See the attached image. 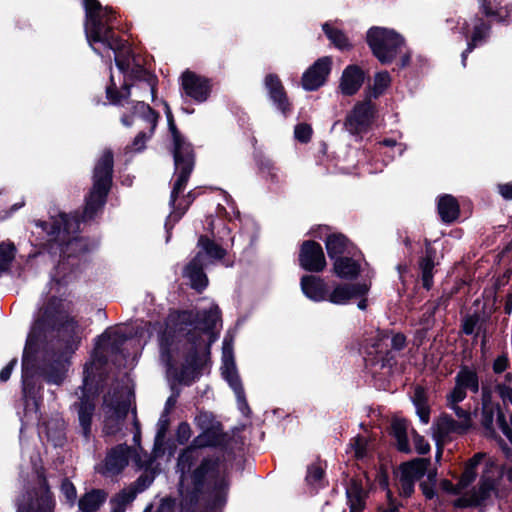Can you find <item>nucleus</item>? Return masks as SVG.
<instances>
[{
    "label": "nucleus",
    "instance_id": "nucleus-1",
    "mask_svg": "<svg viewBox=\"0 0 512 512\" xmlns=\"http://www.w3.org/2000/svg\"><path fill=\"white\" fill-rule=\"evenodd\" d=\"M86 21L85 33L91 48L102 57L110 51L115 53V61L118 67V83L116 75L111 74L110 85L106 89L107 98L112 104H129L128 97L131 95L129 87L135 90L133 95L136 98H144L149 95L153 100L155 97L156 80L137 66L136 69L130 67L129 61H123L117 54L123 47L122 41L114 36L111 29L106 27L111 20L109 14L111 11L103 8L97 0H84Z\"/></svg>",
    "mask_w": 512,
    "mask_h": 512
},
{
    "label": "nucleus",
    "instance_id": "nucleus-2",
    "mask_svg": "<svg viewBox=\"0 0 512 512\" xmlns=\"http://www.w3.org/2000/svg\"><path fill=\"white\" fill-rule=\"evenodd\" d=\"M218 321L219 310L216 306H211L208 311L202 313L182 312L179 314V335L185 333L188 336V341L194 346V352L187 356L185 364L179 371L176 366L179 360L178 344L175 342L174 336L165 333L160 339V357L170 376L183 383H189L198 376L200 369L206 363L208 347L206 344L196 343L193 335L206 333L209 335L210 342L213 341L210 331Z\"/></svg>",
    "mask_w": 512,
    "mask_h": 512
},
{
    "label": "nucleus",
    "instance_id": "nucleus-3",
    "mask_svg": "<svg viewBox=\"0 0 512 512\" xmlns=\"http://www.w3.org/2000/svg\"><path fill=\"white\" fill-rule=\"evenodd\" d=\"M165 106L169 129L174 141V160L178 173L170 196V204L173 208L167 220V223H170L172 221L176 222L193 202L191 193H188L181 199L179 198V194L183 192L193 168V155L190 145L178 133L168 105Z\"/></svg>",
    "mask_w": 512,
    "mask_h": 512
},
{
    "label": "nucleus",
    "instance_id": "nucleus-4",
    "mask_svg": "<svg viewBox=\"0 0 512 512\" xmlns=\"http://www.w3.org/2000/svg\"><path fill=\"white\" fill-rule=\"evenodd\" d=\"M62 301L51 296L43 301L42 306L39 308L34 324L28 335L26 346L23 355V390L27 393V379L26 369L29 364L30 355L33 353L34 348L46 328L54 327L59 319H62Z\"/></svg>",
    "mask_w": 512,
    "mask_h": 512
},
{
    "label": "nucleus",
    "instance_id": "nucleus-5",
    "mask_svg": "<svg viewBox=\"0 0 512 512\" xmlns=\"http://www.w3.org/2000/svg\"><path fill=\"white\" fill-rule=\"evenodd\" d=\"M113 167V156L108 150L99 158L93 175V187L87 197L83 218L91 219L103 207L105 197L110 188Z\"/></svg>",
    "mask_w": 512,
    "mask_h": 512
},
{
    "label": "nucleus",
    "instance_id": "nucleus-6",
    "mask_svg": "<svg viewBox=\"0 0 512 512\" xmlns=\"http://www.w3.org/2000/svg\"><path fill=\"white\" fill-rule=\"evenodd\" d=\"M226 467L218 461H205L195 472L196 482L202 479L207 482L206 499L211 509L221 507L226 502L228 482L226 479Z\"/></svg>",
    "mask_w": 512,
    "mask_h": 512
},
{
    "label": "nucleus",
    "instance_id": "nucleus-7",
    "mask_svg": "<svg viewBox=\"0 0 512 512\" xmlns=\"http://www.w3.org/2000/svg\"><path fill=\"white\" fill-rule=\"evenodd\" d=\"M373 55L382 63L392 62L405 46L404 38L396 31L384 27H372L366 35Z\"/></svg>",
    "mask_w": 512,
    "mask_h": 512
},
{
    "label": "nucleus",
    "instance_id": "nucleus-8",
    "mask_svg": "<svg viewBox=\"0 0 512 512\" xmlns=\"http://www.w3.org/2000/svg\"><path fill=\"white\" fill-rule=\"evenodd\" d=\"M198 246L199 251L185 268L184 274L189 279L191 286L200 291L207 286V277L202 271L203 267L214 260L223 258L225 251L204 237L199 239Z\"/></svg>",
    "mask_w": 512,
    "mask_h": 512
},
{
    "label": "nucleus",
    "instance_id": "nucleus-9",
    "mask_svg": "<svg viewBox=\"0 0 512 512\" xmlns=\"http://www.w3.org/2000/svg\"><path fill=\"white\" fill-rule=\"evenodd\" d=\"M131 103V115H124L121 121L125 126L135 124L143 129L136 136L132 145L134 151H141L144 148L146 139L153 133L156 127L158 115L143 101L135 100Z\"/></svg>",
    "mask_w": 512,
    "mask_h": 512
},
{
    "label": "nucleus",
    "instance_id": "nucleus-10",
    "mask_svg": "<svg viewBox=\"0 0 512 512\" xmlns=\"http://www.w3.org/2000/svg\"><path fill=\"white\" fill-rule=\"evenodd\" d=\"M222 362V375L229 383L231 388L234 390L238 401L239 409L242 411L243 414H246L248 413L249 408L246 403L243 388L236 371L233 359L232 340L227 337L223 341Z\"/></svg>",
    "mask_w": 512,
    "mask_h": 512
},
{
    "label": "nucleus",
    "instance_id": "nucleus-11",
    "mask_svg": "<svg viewBox=\"0 0 512 512\" xmlns=\"http://www.w3.org/2000/svg\"><path fill=\"white\" fill-rule=\"evenodd\" d=\"M180 81L184 95L195 102L202 103L209 98L212 84L208 78L187 70L182 73Z\"/></svg>",
    "mask_w": 512,
    "mask_h": 512
},
{
    "label": "nucleus",
    "instance_id": "nucleus-12",
    "mask_svg": "<svg viewBox=\"0 0 512 512\" xmlns=\"http://www.w3.org/2000/svg\"><path fill=\"white\" fill-rule=\"evenodd\" d=\"M495 481L494 476L490 474V471L484 470L477 486L473 487L463 497L457 499L454 502L456 507H467L471 505H478L482 501L490 497L494 491Z\"/></svg>",
    "mask_w": 512,
    "mask_h": 512
},
{
    "label": "nucleus",
    "instance_id": "nucleus-13",
    "mask_svg": "<svg viewBox=\"0 0 512 512\" xmlns=\"http://www.w3.org/2000/svg\"><path fill=\"white\" fill-rule=\"evenodd\" d=\"M371 488L370 479L365 472L351 479L350 484L346 488L350 512H363L366 498Z\"/></svg>",
    "mask_w": 512,
    "mask_h": 512
},
{
    "label": "nucleus",
    "instance_id": "nucleus-14",
    "mask_svg": "<svg viewBox=\"0 0 512 512\" xmlns=\"http://www.w3.org/2000/svg\"><path fill=\"white\" fill-rule=\"evenodd\" d=\"M374 106L370 99L357 103L345 121L346 129L352 134L365 131L371 123Z\"/></svg>",
    "mask_w": 512,
    "mask_h": 512
},
{
    "label": "nucleus",
    "instance_id": "nucleus-15",
    "mask_svg": "<svg viewBox=\"0 0 512 512\" xmlns=\"http://www.w3.org/2000/svg\"><path fill=\"white\" fill-rule=\"evenodd\" d=\"M299 263L307 271H322L326 266V260L320 244L314 241H305L300 249Z\"/></svg>",
    "mask_w": 512,
    "mask_h": 512
},
{
    "label": "nucleus",
    "instance_id": "nucleus-16",
    "mask_svg": "<svg viewBox=\"0 0 512 512\" xmlns=\"http://www.w3.org/2000/svg\"><path fill=\"white\" fill-rule=\"evenodd\" d=\"M332 60L329 57L318 59L302 76V86L305 90L313 91L321 87L330 74Z\"/></svg>",
    "mask_w": 512,
    "mask_h": 512
},
{
    "label": "nucleus",
    "instance_id": "nucleus-17",
    "mask_svg": "<svg viewBox=\"0 0 512 512\" xmlns=\"http://www.w3.org/2000/svg\"><path fill=\"white\" fill-rule=\"evenodd\" d=\"M484 457L485 454L483 453L475 454L473 458L467 462L458 484L454 485L450 481L444 480L441 483L442 489L452 494H458L467 489L476 480L478 467Z\"/></svg>",
    "mask_w": 512,
    "mask_h": 512
},
{
    "label": "nucleus",
    "instance_id": "nucleus-18",
    "mask_svg": "<svg viewBox=\"0 0 512 512\" xmlns=\"http://www.w3.org/2000/svg\"><path fill=\"white\" fill-rule=\"evenodd\" d=\"M496 417L497 424L503 432V427L510 428L505 420V416L501 413L497 404L491 401L490 391L486 388L482 390V419L481 423L489 434L494 432V418Z\"/></svg>",
    "mask_w": 512,
    "mask_h": 512
},
{
    "label": "nucleus",
    "instance_id": "nucleus-19",
    "mask_svg": "<svg viewBox=\"0 0 512 512\" xmlns=\"http://www.w3.org/2000/svg\"><path fill=\"white\" fill-rule=\"evenodd\" d=\"M369 291L366 283L339 284L328 293L327 301L335 305H345L352 299L365 296Z\"/></svg>",
    "mask_w": 512,
    "mask_h": 512
},
{
    "label": "nucleus",
    "instance_id": "nucleus-20",
    "mask_svg": "<svg viewBox=\"0 0 512 512\" xmlns=\"http://www.w3.org/2000/svg\"><path fill=\"white\" fill-rule=\"evenodd\" d=\"M470 390L474 393L479 390V381L476 372L462 368L455 377V386L449 393L451 398L455 400H464L467 396L466 391Z\"/></svg>",
    "mask_w": 512,
    "mask_h": 512
},
{
    "label": "nucleus",
    "instance_id": "nucleus-21",
    "mask_svg": "<svg viewBox=\"0 0 512 512\" xmlns=\"http://www.w3.org/2000/svg\"><path fill=\"white\" fill-rule=\"evenodd\" d=\"M365 78L364 71L357 65L347 66L341 75L339 90L343 95L351 96L361 88Z\"/></svg>",
    "mask_w": 512,
    "mask_h": 512
},
{
    "label": "nucleus",
    "instance_id": "nucleus-22",
    "mask_svg": "<svg viewBox=\"0 0 512 512\" xmlns=\"http://www.w3.org/2000/svg\"><path fill=\"white\" fill-rule=\"evenodd\" d=\"M472 29L471 40L468 42L467 49L462 53V63L465 66V60L467 53L471 52L472 49L480 44L488 33V26L481 19H471L470 22L463 21L461 23L460 32L466 37Z\"/></svg>",
    "mask_w": 512,
    "mask_h": 512
},
{
    "label": "nucleus",
    "instance_id": "nucleus-23",
    "mask_svg": "<svg viewBox=\"0 0 512 512\" xmlns=\"http://www.w3.org/2000/svg\"><path fill=\"white\" fill-rule=\"evenodd\" d=\"M132 457L130 447L119 445L112 449L106 457L104 473L117 474L124 469Z\"/></svg>",
    "mask_w": 512,
    "mask_h": 512
},
{
    "label": "nucleus",
    "instance_id": "nucleus-24",
    "mask_svg": "<svg viewBox=\"0 0 512 512\" xmlns=\"http://www.w3.org/2000/svg\"><path fill=\"white\" fill-rule=\"evenodd\" d=\"M77 229V219L61 213L53 219L51 230H49L48 233L53 236L55 240L63 242L67 239V236L76 232Z\"/></svg>",
    "mask_w": 512,
    "mask_h": 512
},
{
    "label": "nucleus",
    "instance_id": "nucleus-25",
    "mask_svg": "<svg viewBox=\"0 0 512 512\" xmlns=\"http://www.w3.org/2000/svg\"><path fill=\"white\" fill-rule=\"evenodd\" d=\"M128 410L129 406L124 402L118 403L115 407L106 404L104 431L107 434H115L120 431Z\"/></svg>",
    "mask_w": 512,
    "mask_h": 512
},
{
    "label": "nucleus",
    "instance_id": "nucleus-26",
    "mask_svg": "<svg viewBox=\"0 0 512 512\" xmlns=\"http://www.w3.org/2000/svg\"><path fill=\"white\" fill-rule=\"evenodd\" d=\"M301 289L306 297L315 302L327 300L326 283L319 277L313 275L303 276L301 279Z\"/></svg>",
    "mask_w": 512,
    "mask_h": 512
},
{
    "label": "nucleus",
    "instance_id": "nucleus-27",
    "mask_svg": "<svg viewBox=\"0 0 512 512\" xmlns=\"http://www.w3.org/2000/svg\"><path fill=\"white\" fill-rule=\"evenodd\" d=\"M265 85L268 89L270 98L276 104L277 108L282 112H285L289 108V103L287 101L286 94L284 92L283 86L275 75H268L265 78Z\"/></svg>",
    "mask_w": 512,
    "mask_h": 512
},
{
    "label": "nucleus",
    "instance_id": "nucleus-28",
    "mask_svg": "<svg viewBox=\"0 0 512 512\" xmlns=\"http://www.w3.org/2000/svg\"><path fill=\"white\" fill-rule=\"evenodd\" d=\"M94 409L95 403L90 396H83L77 405L79 423L85 436H88L90 433Z\"/></svg>",
    "mask_w": 512,
    "mask_h": 512
},
{
    "label": "nucleus",
    "instance_id": "nucleus-29",
    "mask_svg": "<svg viewBox=\"0 0 512 512\" xmlns=\"http://www.w3.org/2000/svg\"><path fill=\"white\" fill-rule=\"evenodd\" d=\"M333 272L340 278L351 279L359 274L360 266L351 258L337 257L333 264Z\"/></svg>",
    "mask_w": 512,
    "mask_h": 512
},
{
    "label": "nucleus",
    "instance_id": "nucleus-30",
    "mask_svg": "<svg viewBox=\"0 0 512 512\" xmlns=\"http://www.w3.org/2000/svg\"><path fill=\"white\" fill-rule=\"evenodd\" d=\"M438 212L444 222H452L459 215V205L451 195L441 196L438 200Z\"/></svg>",
    "mask_w": 512,
    "mask_h": 512
},
{
    "label": "nucleus",
    "instance_id": "nucleus-31",
    "mask_svg": "<svg viewBox=\"0 0 512 512\" xmlns=\"http://www.w3.org/2000/svg\"><path fill=\"white\" fill-rule=\"evenodd\" d=\"M428 459L418 458L414 459L410 462L404 463L400 466V474L407 476L408 478H412V480L416 481L421 478L429 465Z\"/></svg>",
    "mask_w": 512,
    "mask_h": 512
},
{
    "label": "nucleus",
    "instance_id": "nucleus-32",
    "mask_svg": "<svg viewBox=\"0 0 512 512\" xmlns=\"http://www.w3.org/2000/svg\"><path fill=\"white\" fill-rule=\"evenodd\" d=\"M106 495L100 490H92L79 500V509L82 512H95L105 501Z\"/></svg>",
    "mask_w": 512,
    "mask_h": 512
},
{
    "label": "nucleus",
    "instance_id": "nucleus-33",
    "mask_svg": "<svg viewBox=\"0 0 512 512\" xmlns=\"http://www.w3.org/2000/svg\"><path fill=\"white\" fill-rule=\"evenodd\" d=\"M348 240L343 235L333 234L326 240V250L330 258H337L348 250Z\"/></svg>",
    "mask_w": 512,
    "mask_h": 512
},
{
    "label": "nucleus",
    "instance_id": "nucleus-34",
    "mask_svg": "<svg viewBox=\"0 0 512 512\" xmlns=\"http://www.w3.org/2000/svg\"><path fill=\"white\" fill-rule=\"evenodd\" d=\"M463 400H453L451 398V394H447V405L448 407L454 411L455 415L458 418V422L460 423V427L462 429H469L472 426L471 413L469 410L464 409L458 405L459 402Z\"/></svg>",
    "mask_w": 512,
    "mask_h": 512
},
{
    "label": "nucleus",
    "instance_id": "nucleus-35",
    "mask_svg": "<svg viewBox=\"0 0 512 512\" xmlns=\"http://www.w3.org/2000/svg\"><path fill=\"white\" fill-rule=\"evenodd\" d=\"M436 431L440 437H445L450 433H463L467 429H462L460 423L447 415L441 416L436 423Z\"/></svg>",
    "mask_w": 512,
    "mask_h": 512
},
{
    "label": "nucleus",
    "instance_id": "nucleus-36",
    "mask_svg": "<svg viewBox=\"0 0 512 512\" xmlns=\"http://www.w3.org/2000/svg\"><path fill=\"white\" fill-rule=\"evenodd\" d=\"M412 400L421 422L427 424L429 422V410L426 406V396L424 389L421 387H416Z\"/></svg>",
    "mask_w": 512,
    "mask_h": 512
},
{
    "label": "nucleus",
    "instance_id": "nucleus-37",
    "mask_svg": "<svg viewBox=\"0 0 512 512\" xmlns=\"http://www.w3.org/2000/svg\"><path fill=\"white\" fill-rule=\"evenodd\" d=\"M323 31L327 35L328 39L338 48V49H348L350 48V42L348 38L344 35L342 31L331 26L328 23L323 25Z\"/></svg>",
    "mask_w": 512,
    "mask_h": 512
},
{
    "label": "nucleus",
    "instance_id": "nucleus-38",
    "mask_svg": "<svg viewBox=\"0 0 512 512\" xmlns=\"http://www.w3.org/2000/svg\"><path fill=\"white\" fill-rule=\"evenodd\" d=\"M406 430L407 424L404 420H395L392 423V431L397 441V447L402 452H410Z\"/></svg>",
    "mask_w": 512,
    "mask_h": 512
},
{
    "label": "nucleus",
    "instance_id": "nucleus-39",
    "mask_svg": "<svg viewBox=\"0 0 512 512\" xmlns=\"http://www.w3.org/2000/svg\"><path fill=\"white\" fill-rule=\"evenodd\" d=\"M391 84V76L387 71H380L374 75L373 84L370 88L371 96L374 98L382 95Z\"/></svg>",
    "mask_w": 512,
    "mask_h": 512
},
{
    "label": "nucleus",
    "instance_id": "nucleus-40",
    "mask_svg": "<svg viewBox=\"0 0 512 512\" xmlns=\"http://www.w3.org/2000/svg\"><path fill=\"white\" fill-rule=\"evenodd\" d=\"M197 457L198 450L196 448H188L179 456L178 468L181 471V486H183L185 473L190 470L194 459Z\"/></svg>",
    "mask_w": 512,
    "mask_h": 512
},
{
    "label": "nucleus",
    "instance_id": "nucleus-41",
    "mask_svg": "<svg viewBox=\"0 0 512 512\" xmlns=\"http://www.w3.org/2000/svg\"><path fill=\"white\" fill-rule=\"evenodd\" d=\"M434 255L430 249H427L426 257L420 261V269L422 271V281L425 288L429 289L432 285V270L434 267Z\"/></svg>",
    "mask_w": 512,
    "mask_h": 512
},
{
    "label": "nucleus",
    "instance_id": "nucleus-42",
    "mask_svg": "<svg viewBox=\"0 0 512 512\" xmlns=\"http://www.w3.org/2000/svg\"><path fill=\"white\" fill-rule=\"evenodd\" d=\"M14 246L9 243L0 244V274L7 270L10 262L14 258Z\"/></svg>",
    "mask_w": 512,
    "mask_h": 512
},
{
    "label": "nucleus",
    "instance_id": "nucleus-43",
    "mask_svg": "<svg viewBox=\"0 0 512 512\" xmlns=\"http://www.w3.org/2000/svg\"><path fill=\"white\" fill-rule=\"evenodd\" d=\"M53 501L48 491L33 503L27 512H51L53 509Z\"/></svg>",
    "mask_w": 512,
    "mask_h": 512
},
{
    "label": "nucleus",
    "instance_id": "nucleus-44",
    "mask_svg": "<svg viewBox=\"0 0 512 512\" xmlns=\"http://www.w3.org/2000/svg\"><path fill=\"white\" fill-rule=\"evenodd\" d=\"M368 441L364 437H356L353 439L351 443V449L353 451V455L357 459H362L367 454Z\"/></svg>",
    "mask_w": 512,
    "mask_h": 512
},
{
    "label": "nucleus",
    "instance_id": "nucleus-45",
    "mask_svg": "<svg viewBox=\"0 0 512 512\" xmlns=\"http://www.w3.org/2000/svg\"><path fill=\"white\" fill-rule=\"evenodd\" d=\"M377 482L383 489L387 490V498L391 501V491L388 489V476L384 470H380L377 474ZM398 510L397 506L390 502L389 507L385 510V512H396Z\"/></svg>",
    "mask_w": 512,
    "mask_h": 512
},
{
    "label": "nucleus",
    "instance_id": "nucleus-46",
    "mask_svg": "<svg viewBox=\"0 0 512 512\" xmlns=\"http://www.w3.org/2000/svg\"><path fill=\"white\" fill-rule=\"evenodd\" d=\"M416 481L399 473V493L404 497H409L414 492V484Z\"/></svg>",
    "mask_w": 512,
    "mask_h": 512
},
{
    "label": "nucleus",
    "instance_id": "nucleus-47",
    "mask_svg": "<svg viewBox=\"0 0 512 512\" xmlns=\"http://www.w3.org/2000/svg\"><path fill=\"white\" fill-rule=\"evenodd\" d=\"M294 134L299 141L307 142L311 137L312 129L307 124H299L295 127Z\"/></svg>",
    "mask_w": 512,
    "mask_h": 512
},
{
    "label": "nucleus",
    "instance_id": "nucleus-48",
    "mask_svg": "<svg viewBox=\"0 0 512 512\" xmlns=\"http://www.w3.org/2000/svg\"><path fill=\"white\" fill-rule=\"evenodd\" d=\"M324 471L319 465H312L308 469L307 481L314 485L323 478Z\"/></svg>",
    "mask_w": 512,
    "mask_h": 512
},
{
    "label": "nucleus",
    "instance_id": "nucleus-49",
    "mask_svg": "<svg viewBox=\"0 0 512 512\" xmlns=\"http://www.w3.org/2000/svg\"><path fill=\"white\" fill-rule=\"evenodd\" d=\"M413 442L415 449L419 454H426L429 452L430 445L422 436L415 433L413 436Z\"/></svg>",
    "mask_w": 512,
    "mask_h": 512
},
{
    "label": "nucleus",
    "instance_id": "nucleus-50",
    "mask_svg": "<svg viewBox=\"0 0 512 512\" xmlns=\"http://www.w3.org/2000/svg\"><path fill=\"white\" fill-rule=\"evenodd\" d=\"M61 491L65 495L66 499L73 503L76 499V489L74 485L68 481L65 480L61 485Z\"/></svg>",
    "mask_w": 512,
    "mask_h": 512
},
{
    "label": "nucleus",
    "instance_id": "nucleus-51",
    "mask_svg": "<svg viewBox=\"0 0 512 512\" xmlns=\"http://www.w3.org/2000/svg\"><path fill=\"white\" fill-rule=\"evenodd\" d=\"M501 0H480L481 7L487 15L495 14Z\"/></svg>",
    "mask_w": 512,
    "mask_h": 512
},
{
    "label": "nucleus",
    "instance_id": "nucleus-52",
    "mask_svg": "<svg viewBox=\"0 0 512 512\" xmlns=\"http://www.w3.org/2000/svg\"><path fill=\"white\" fill-rule=\"evenodd\" d=\"M508 365V358L504 355L496 358L493 364V370L496 373H502Z\"/></svg>",
    "mask_w": 512,
    "mask_h": 512
},
{
    "label": "nucleus",
    "instance_id": "nucleus-53",
    "mask_svg": "<svg viewBox=\"0 0 512 512\" xmlns=\"http://www.w3.org/2000/svg\"><path fill=\"white\" fill-rule=\"evenodd\" d=\"M133 460L140 468L146 467L150 464V457H148L146 454L142 456L138 450H134Z\"/></svg>",
    "mask_w": 512,
    "mask_h": 512
},
{
    "label": "nucleus",
    "instance_id": "nucleus-54",
    "mask_svg": "<svg viewBox=\"0 0 512 512\" xmlns=\"http://www.w3.org/2000/svg\"><path fill=\"white\" fill-rule=\"evenodd\" d=\"M499 194L506 200H512V183L498 185Z\"/></svg>",
    "mask_w": 512,
    "mask_h": 512
},
{
    "label": "nucleus",
    "instance_id": "nucleus-55",
    "mask_svg": "<svg viewBox=\"0 0 512 512\" xmlns=\"http://www.w3.org/2000/svg\"><path fill=\"white\" fill-rule=\"evenodd\" d=\"M15 364L16 360L14 359L0 371V381L5 382L10 378Z\"/></svg>",
    "mask_w": 512,
    "mask_h": 512
},
{
    "label": "nucleus",
    "instance_id": "nucleus-56",
    "mask_svg": "<svg viewBox=\"0 0 512 512\" xmlns=\"http://www.w3.org/2000/svg\"><path fill=\"white\" fill-rule=\"evenodd\" d=\"M82 240L78 238H73L72 240L68 241L66 251L65 252H72L75 251L78 248H82Z\"/></svg>",
    "mask_w": 512,
    "mask_h": 512
},
{
    "label": "nucleus",
    "instance_id": "nucleus-57",
    "mask_svg": "<svg viewBox=\"0 0 512 512\" xmlns=\"http://www.w3.org/2000/svg\"><path fill=\"white\" fill-rule=\"evenodd\" d=\"M391 343L395 349H401V348H403V346L405 344V338L403 335L397 334L392 337Z\"/></svg>",
    "mask_w": 512,
    "mask_h": 512
},
{
    "label": "nucleus",
    "instance_id": "nucleus-58",
    "mask_svg": "<svg viewBox=\"0 0 512 512\" xmlns=\"http://www.w3.org/2000/svg\"><path fill=\"white\" fill-rule=\"evenodd\" d=\"M476 321L472 318L466 319L463 323V331L466 334H472L474 332Z\"/></svg>",
    "mask_w": 512,
    "mask_h": 512
},
{
    "label": "nucleus",
    "instance_id": "nucleus-59",
    "mask_svg": "<svg viewBox=\"0 0 512 512\" xmlns=\"http://www.w3.org/2000/svg\"><path fill=\"white\" fill-rule=\"evenodd\" d=\"M421 489H422L423 494L426 496V498L432 499L435 496V491L432 486H430L426 483H422Z\"/></svg>",
    "mask_w": 512,
    "mask_h": 512
},
{
    "label": "nucleus",
    "instance_id": "nucleus-60",
    "mask_svg": "<svg viewBox=\"0 0 512 512\" xmlns=\"http://www.w3.org/2000/svg\"><path fill=\"white\" fill-rule=\"evenodd\" d=\"M165 424L164 422L160 421V428L157 432L156 439H155V446H157L161 441L163 440L164 434H165Z\"/></svg>",
    "mask_w": 512,
    "mask_h": 512
},
{
    "label": "nucleus",
    "instance_id": "nucleus-61",
    "mask_svg": "<svg viewBox=\"0 0 512 512\" xmlns=\"http://www.w3.org/2000/svg\"><path fill=\"white\" fill-rule=\"evenodd\" d=\"M376 338H377V339H376L374 342L367 343V346H369V345H370L372 348H375V349H376V351H378V349H379V348H380V346H381V342H383L384 340H386V338H385L382 334H380V333H378V334H377Z\"/></svg>",
    "mask_w": 512,
    "mask_h": 512
},
{
    "label": "nucleus",
    "instance_id": "nucleus-62",
    "mask_svg": "<svg viewBox=\"0 0 512 512\" xmlns=\"http://www.w3.org/2000/svg\"><path fill=\"white\" fill-rule=\"evenodd\" d=\"M132 415H133V423H134V426L136 428V432L134 434V442L138 443L139 439H140V428H139V424H138V421L136 419V415H135L134 411L132 412Z\"/></svg>",
    "mask_w": 512,
    "mask_h": 512
},
{
    "label": "nucleus",
    "instance_id": "nucleus-63",
    "mask_svg": "<svg viewBox=\"0 0 512 512\" xmlns=\"http://www.w3.org/2000/svg\"><path fill=\"white\" fill-rule=\"evenodd\" d=\"M168 508H169V503H168V502H166V501H163V502L161 503L160 507H159V511H158V512H165L166 510H168ZM151 510H152V507H151V506H149V507H147V508L145 509V511H144V512H151Z\"/></svg>",
    "mask_w": 512,
    "mask_h": 512
},
{
    "label": "nucleus",
    "instance_id": "nucleus-64",
    "mask_svg": "<svg viewBox=\"0 0 512 512\" xmlns=\"http://www.w3.org/2000/svg\"><path fill=\"white\" fill-rule=\"evenodd\" d=\"M360 301L358 302L357 306L361 310H365L367 307V300L364 298V296L359 297Z\"/></svg>",
    "mask_w": 512,
    "mask_h": 512
}]
</instances>
